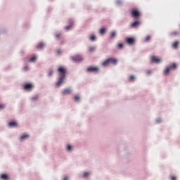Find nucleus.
Instances as JSON below:
<instances>
[{
  "label": "nucleus",
  "instance_id": "obj_22",
  "mask_svg": "<svg viewBox=\"0 0 180 180\" xmlns=\"http://www.w3.org/2000/svg\"><path fill=\"white\" fill-rule=\"evenodd\" d=\"M106 32V30L105 29V28H101V30H100V32H99V33H100V34H104V33Z\"/></svg>",
  "mask_w": 180,
  "mask_h": 180
},
{
  "label": "nucleus",
  "instance_id": "obj_4",
  "mask_svg": "<svg viewBox=\"0 0 180 180\" xmlns=\"http://www.w3.org/2000/svg\"><path fill=\"white\" fill-rule=\"evenodd\" d=\"M131 15L132 18L139 19V18H140V11L137 10V8H134L131 11Z\"/></svg>",
  "mask_w": 180,
  "mask_h": 180
},
{
  "label": "nucleus",
  "instance_id": "obj_1",
  "mask_svg": "<svg viewBox=\"0 0 180 180\" xmlns=\"http://www.w3.org/2000/svg\"><path fill=\"white\" fill-rule=\"evenodd\" d=\"M57 71L59 74V78L56 83V86L59 88V86H61V85H63V83L65 79V77L67 75V69H65V68L60 67L58 68Z\"/></svg>",
  "mask_w": 180,
  "mask_h": 180
},
{
  "label": "nucleus",
  "instance_id": "obj_24",
  "mask_svg": "<svg viewBox=\"0 0 180 180\" xmlns=\"http://www.w3.org/2000/svg\"><path fill=\"white\" fill-rule=\"evenodd\" d=\"M116 36V32H112L110 34L111 39H113Z\"/></svg>",
  "mask_w": 180,
  "mask_h": 180
},
{
  "label": "nucleus",
  "instance_id": "obj_26",
  "mask_svg": "<svg viewBox=\"0 0 180 180\" xmlns=\"http://www.w3.org/2000/svg\"><path fill=\"white\" fill-rule=\"evenodd\" d=\"M67 150L68 151H71V150H72V146L70 145H68Z\"/></svg>",
  "mask_w": 180,
  "mask_h": 180
},
{
  "label": "nucleus",
  "instance_id": "obj_27",
  "mask_svg": "<svg viewBox=\"0 0 180 180\" xmlns=\"http://www.w3.org/2000/svg\"><path fill=\"white\" fill-rule=\"evenodd\" d=\"M95 39H96V37H95V35H92L90 37V40H91V41H95Z\"/></svg>",
  "mask_w": 180,
  "mask_h": 180
},
{
  "label": "nucleus",
  "instance_id": "obj_8",
  "mask_svg": "<svg viewBox=\"0 0 180 180\" xmlns=\"http://www.w3.org/2000/svg\"><path fill=\"white\" fill-rule=\"evenodd\" d=\"M24 89H25V91H32V89H33V84L30 83L25 84Z\"/></svg>",
  "mask_w": 180,
  "mask_h": 180
},
{
  "label": "nucleus",
  "instance_id": "obj_16",
  "mask_svg": "<svg viewBox=\"0 0 180 180\" xmlns=\"http://www.w3.org/2000/svg\"><path fill=\"white\" fill-rule=\"evenodd\" d=\"M55 37L56 40H61V39H63V36L60 33L55 34Z\"/></svg>",
  "mask_w": 180,
  "mask_h": 180
},
{
  "label": "nucleus",
  "instance_id": "obj_30",
  "mask_svg": "<svg viewBox=\"0 0 180 180\" xmlns=\"http://www.w3.org/2000/svg\"><path fill=\"white\" fill-rule=\"evenodd\" d=\"M32 101H37V99H39V96H36L32 98Z\"/></svg>",
  "mask_w": 180,
  "mask_h": 180
},
{
  "label": "nucleus",
  "instance_id": "obj_38",
  "mask_svg": "<svg viewBox=\"0 0 180 180\" xmlns=\"http://www.w3.org/2000/svg\"><path fill=\"white\" fill-rule=\"evenodd\" d=\"M147 74H148V75H150V74H151V70L148 71Z\"/></svg>",
  "mask_w": 180,
  "mask_h": 180
},
{
  "label": "nucleus",
  "instance_id": "obj_33",
  "mask_svg": "<svg viewBox=\"0 0 180 180\" xmlns=\"http://www.w3.org/2000/svg\"><path fill=\"white\" fill-rule=\"evenodd\" d=\"M171 179L172 180H176V177H175V176H172Z\"/></svg>",
  "mask_w": 180,
  "mask_h": 180
},
{
  "label": "nucleus",
  "instance_id": "obj_2",
  "mask_svg": "<svg viewBox=\"0 0 180 180\" xmlns=\"http://www.w3.org/2000/svg\"><path fill=\"white\" fill-rule=\"evenodd\" d=\"M110 63L113 64L114 65H116V64H117V59L113 58H109L102 63V66L108 67Z\"/></svg>",
  "mask_w": 180,
  "mask_h": 180
},
{
  "label": "nucleus",
  "instance_id": "obj_13",
  "mask_svg": "<svg viewBox=\"0 0 180 180\" xmlns=\"http://www.w3.org/2000/svg\"><path fill=\"white\" fill-rule=\"evenodd\" d=\"M74 26V21H70V25L65 27V30H70Z\"/></svg>",
  "mask_w": 180,
  "mask_h": 180
},
{
  "label": "nucleus",
  "instance_id": "obj_3",
  "mask_svg": "<svg viewBox=\"0 0 180 180\" xmlns=\"http://www.w3.org/2000/svg\"><path fill=\"white\" fill-rule=\"evenodd\" d=\"M172 70H176V63H172V65L167 67L165 71H164V75L165 76L169 75V72L172 71Z\"/></svg>",
  "mask_w": 180,
  "mask_h": 180
},
{
  "label": "nucleus",
  "instance_id": "obj_18",
  "mask_svg": "<svg viewBox=\"0 0 180 180\" xmlns=\"http://www.w3.org/2000/svg\"><path fill=\"white\" fill-rule=\"evenodd\" d=\"M37 60V56H32L31 58L29 59L30 63H34Z\"/></svg>",
  "mask_w": 180,
  "mask_h": 180
},
{
  "label": "nucleus",
  "instance_id": "obj_9",
  "mask_svg": "<svg viewBox=\"0 0 180 180\" xmlns=\"http://www.w3.org/2000/svg\"><path fill=\"white\" fill-rule=\"evenodd\" d=\"M134 41H136V39L133 37H129L127 39V43L128 44H134Z\"/></svg>",
  "mask_w": 180,
  "mask_h": 180
},
{
  "label": "nucleus",
  "instance_id": "obj_23",
  "mask_svg": "<svg viewBox=\"0 0 180 180\" xmlns=\"http://www.w3.org/2000/svg\"><path fill=\"white\" fill-rule=\"evenodd\" d=\"M89 51H90V53H93V51H95V46H90L89 48Z\"/></svg>",
  "mask_w": 180,
  "mask_h": 180
},
{
  "label": "nucleus",
  "instance_id": "obj_37",
  "mask_svg": "<svg viewBox=\"0 0 180 180\" xmlns=\"http://www.w3.org/2000/svg\"><path fill=\"white\" fill-rule=\"evenodd\" d=\"M117 5H120V4H122V1H117Z\"/></svg>",
  "mask_w": 180,
  "mask_h": 180
},
{
  "label": "nucleus",
  "instance_id": "obj_28",
  "mask_svg": "<svg viewBox=\"0 0 180 180\" xmlns=\"http://www.w3.org/2000/svg\"><path fill=\"white\" fill-rule=\"evenodd\" d=\"M74 99L76 102L79 101V96H75Z\"/></svg>",
  "mask_w": 180,
  "mask_h": 180
},
{
  "label": "nucleus",
  "instance_id": "obj_11",
  "mask_svg": "<svg viewBox=\"0 0 180 180\" xmlns=\"http://www.w3.org/2000/svg\"><path fill=\"white\" fill-rule=\"evenodd\" d=\"M70 94H71V89H64L62 91V95H70Z\"/></svg>",
  "mask_w": 180,
  "mask_h": 180
},
{
  "label": "nucleus",
  "instance_id": "obj_25",
  "mask_svg": "<svg viewBox=\"0 0 180 180\" xmlns=\"http://www.w3.org/2000/svg\"><path fill=\"white\" fill-rule=\"evenodd\" d=\"M136 79V77L134 75L129 76V81H134Z\"/></svg>",
  "mask_w": 180,
  "mask_h": 180
},
{
  "label": "nucleus",
  "instance_id": "obj_31",
  "mask_svg": "<svg viewBox=\"0 0 180 180\" xmlns=\"http://www.w3.org/2000/svg\"><path fill=\"white\" fill-rule=\"evenodd\" d=\"M53 70H49V77H51V75H53Z\"/></svg>",
  "mask_w": 180,
  "mask_h": 180
},
{
  "label": "nucleus",
  "instance_id": "obj_39",
  "mask_svg": "<svg viewBox=\"0 0 180 180\" xmlns=\"http://www.w3.org/2000/svg\"><path fill=\"white\" fill-rule=\"evenodd\" d=\"M161 122V119L157 120V123H160Z\"/></svg>",
  "mask_w": 180,
  "mask_h": 180
},
{
  "label": "nucleus",
  "instance_id": "obj_20",
  "mask_svg": "<svg viewBox=\"0 0 180 180\" xmlns=\"http://www.w3.org/2000/svg\"><path fill=\"white\" fill-rule=\"evenodd\" d=\"M91 175V173L85 172L83 173L82 177L83 178H87V176H89Z\"/></svg>",
  "mask_w": 180,
  "mask_h": 180
},
{
  "label": "nucleus",
  "instance_id": "obj_19",
  "mask_svg": "<svg viewBox=\"0 0 180 180\" xmlns=\"http://www.w3.org/2000/svg\"><path fill=\"white\" fill-rule=\"evenodd\" d=\"M150 40H151V35H148L145 38L144 41H146V43H148V41H150Z\"/></svg>",
  "mask_w": 180,
  "mask_h": 180
},
{
  "label": "nucleus",
  "instance_id": "obj_34",
  "mask_svg": "<svg viewBox=\"0 0 180 180\" xmlns=\"http://www.w3.org/2000/svg\"><path fill=\"white\" fill-rule=\"evenodd\" d=\"M172 34H173V36H176V34H178V32H172Z\"/></svg>",
  "mask_w": 180,
  "mask_h": 180
},
{
  "label": "nucleus",
  "instance_id": "obj_5",
  "mask_svg": "<svg viewBox=\"0 0 180 180\" xmlns=\"http://www.w3.org/2000/svg\"><path fill=\"white\" fill-rule=\"evenodd\" d=\"M150 61L151 63H155V64H160V63H161V58L155 56H152L150 57Z\"/></svg>",
  "mask_w": 180,
  "mask_h": 180
},
{
  "label": "nucleus",
  "instance_id": "obj_17",
  "mask_svg": "<svg viewBox=\"0 0 180 180\" xmlns=\"http://www.w3.org/2000/svg\"><path fill=\"white\" fill-rule=\"evenodd\" d=\"M30 136L29 134H24L22 136H20V140H26V139H29Z\"/></svg>",
  "mask_w": 180,
  "mask_h": 180
},
{
  "label": "nucleus",
  "instance_id": "obj_10",
  "mask_svg": "<svg viewBox=\"0 0 180 180\" xmlns=\"http://www.w3.org/2000/svg\"><path fill=\"white\" fill-rule=\"evenodd\" d=\"M9 127H18V122L16 121H11L8 123Z\"/></svg>",
  "mask_w": 180,
  "mask_h": 180
},
{
  "label": "nucleus",
  "instance_id": "obj_6",
  "mask_svg": "<svg viewBox=\"0 0 180 180\" xmlns=\"http://www.w3.org/2000/svg\"><path fill=\"white\" fill-rule=\"evenodd\" d=\"M99 71V68L98 67H89L86 68V72H98Z\"/></svg>",
  "mask_w": 180,
  "mask_h": 180
},
{
  "label": "nucleus",
  "instance_id": "obj_36",
  "mask_svg": "<svg viewBox=\"0 0 180 180\" xmlns=\"http://www.w3.org/2000/svg\"><path fill=\"white\" fill-rule=\"evenodd\" d=\"M63 180H68V177H67L66 176L63 177Z\"/></svg>",
  "mask_w": 180,
  "mask_h": 180
},
{
  "label": "nucleus",
  "instance_id": "obj_15",
  "mask_svg": "<svg viewBox=\"0 0 180 180\" xmlns=\"http://www.w3.org/2000/svg\"><path fill=\"white\" fill-rule=\"evenodd\" d=\"M140 25V21H135L132 24H131V27H137Z\"/></svg>",
  "mask_w": 180,
  "mask_h": 180
},
{
  "label": "nucleus",
  "instance_id": "obj_32",
  "mask_svg": "<svg viewBox=\"0 0 180 180\" xmlns=\"http://www.w3.org/2000/svg\"><path fill=\"white\" fill-rule=\"evenodd\" d=\"M5 108V105L4 104H0V110L4 109Z\"/></svg>",
  "mask_w": 180,
  "mask_h": 180
},
{
  "label": "nucleus",
  "instance_id": "obj_21",
  "mask_svg": "<svg viewBox=\"0 0 180 180\" xmlns=\"http://www.w3.org/2000/svg\"><path fill=\"white\" fill-rule=\"evenodd\" d=\"M179 42H178V41H176L173 45H172V47L173 49H178V44H179Z\"/></svg>",
  "mask_w": 180,
  "mask_h": 180
},
{
  "label": "nucleus",
  "instance_id": "obj_14",
  "mask_svg": "<svg viewBox=\"0 0 180 180\" xmlns=\"http://www.w3.org/2000/svg\"><path fill=\"white\" fill-rule=\"evenodd\" d=\"M0 178L1 179H3V180H8L9 179V176H8V174H3L1 175Z\"/></svg>",
  "mask_w": 180,
  "mask_h": 180
},
{
  "label": "nucleus",
  "instance_id": "obj_35",
  "mask_svg": "<svg viewBox=\"0 0 180 180\" xmlns=\"http://www.w3.org/2000/svg\"><path fill=\"white\" fill-rule=\"evenodd\" d=\"M57 53H58V54H61V51H60V49H58V50H57Z\"/></svg>",
  "mask_w": 180,
  "mask_h": 180
},
{
  "label": "nucleus",
  "instance_id": "obj_12",
  "mask_svg": "<svg viewBox=\"0 0 180 180\" xmlns=\"http://www.w3.org/2000/svg\"><path fill=\"white\" fill-rule=\"evenodd\" d=\"M37 50H42V49H44V43L40 42L38 44V46H37Z\"/></svg>",
  "mask_w": 180,
  "mask_h": 180
},
{
  "label": "nucleus",
  "instance_id": "obj_7",
  "mask_svg": "<svg viewBox=\"0 0 180 180\" xmlns=\"http://www.w3.org/2000/svg\"><path fill=\"white\" fill-rule=\"evenodd\" d=\"M72 60H73L75 63H79V61H82V60H84V58H82V56H81L80 55H77L75 56H72Z\"/></svg>",
  "mask_w": 180,
  "mask_h": 180
},
{
  "label": "nucleus",
  "instance_id": "obj_29",
  "mask_svg": "<svg viewBox=\"0 0 180 180\" xmlns=\"http://www.w3.org/2000/svg\"><path fill=\"white\" fill-rule=\"evenodd\" d=\"M117 47H118V49H123L124 45H123V44H118Z\"/></svg>",
  "mask_w": 180,
  "mask_h": 180
},
{
  "label": "nucleus",
  "instance_id": "obj_40",
  "mask_svg": "<svg viewBox=\"0 0 180 180\" xmlns=\"http://www.w3.org/2000/svg\"><path fill=\"white\" fill-rule=\"evenodd\" d=\"M24 70H25V71H27V70H29V68L25 67V68H24Z\"/></svg>",
  "mask_w": 180,
  "mask_h": 180
}]
</instances>
